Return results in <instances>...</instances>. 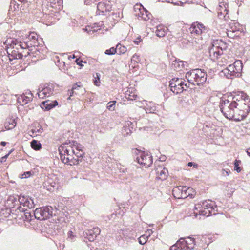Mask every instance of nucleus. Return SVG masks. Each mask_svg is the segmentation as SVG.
Instances as JSON below:
<instances>
[{
  "label": "nucleus",
  "instance_id": "nucleus-49",
  "mask_svg": "<svg viewBox=\"0 0 250 250\" xmlns=\"http://www.w3.org/2000/svg\"><path fill=\"white\" fill-rule=\"evenodd\" d=\"M96 76L97 77V79H95V81H94V83L96 85L98 86L100 84V77L98 73H96Z\"/></svg>",
  "mask_w": 250,
  "mask_h": 250
},
{
  "label": "nucleus",
  "instance_id": "nucleus-30",
  "mask_svg": "<svg viewBox=\"0 0 250 250\" xmlns=\"http://www.w3.org/2000/svg\"><path fill=\"white\" fill-rule=\"evenodd\" d=\"M232 65V66H235V70L237 71L239 75H240L242 69V63L241 61L240 60H237L235 61Z\"/></svg>",
  "mask_w": 250,
  "mask_h": 250
},
{
  "label": "nucleus",
  "instance_id": "nucleus-54",
  "mask_svg": "<svg viewBox=\"0 0 250 250\" xmlns=\"http://www.w3.org/2000/svg\"><path fill=\"white\" fill-rule=\"evenodd\" d=\"M137 97V95L133 94L132 95H129L128 97L127 98L129 100H133V99H135Z\"/></svg>",
  "mask_w": 250,
  "mask_h": 250
},
{
  "label": "nucleus",
  "instance_id": "nucleus-37",
  "mask_svg": "<svg viewBox=\"0 0 250 250\" xmlns=\"http://www.w3.org/2000/svg\"><path fill=\"white\" fill-rule=\"evenodd\" d=\"M29 47L38 46L39 45L38 41L33 40H28L27 41Z\"/></svg>",
  "mask_w": 250,
  "mask_h": 250
},
{
  "label": "nucleus",
  "instance_id": "nucleus-16",
  "mask_svg": "<svg viewBox=\"0 0 250 250\" xmlns=\"http://www.w3.org/2000/svg\"><path fill=\"white\" fill-rule=\"evenodd\" d=\"M222 73L228 79H232L234 77H238L239 74L235 70V66L230 64L222 71Z\"/></svg>",
  "mask_w": 250,
  "mask_h": 250
},
{
  "label": "nucleus",
  "instance_id": "nucleus-40",
  "mask_svg": "<svg viewBox=\"0 0 250 250\" xmlns=\"http://www.w3.org/2000/svg\"><path fill=\"white\" fill-rule=\"evenodd\" d=\"M117 53L116 48L111 47L109 49H107L105 51V54L109 55H114Z\"/></svg>",
  "mask_w": 250,
  "mask_h": 250
},
{
  "label": "nucleus",
  "instance_id": "nucleus-23",
  "mask_svg": "<svg viewBox=\"0 0 250 250\" xmlns=\"http://www.w3.org/2000/svg\"><path fill=\"white\" fill-rule=\"evenodd\" d=\"M19 210L20 212H24V220L27 221L31 220L32 216L30 211L28 209L23 208L21 206H19L17 207V209L15 211Z\"/></svg>",
  "mask_w": 250,
  "mask_h": 250
},
{
  "label": "nucleus",
  "instance_id": "nucleus-33",
  "mask_svg": "<svg viewBox=\"0 0 250 250\" xmlns=\"http://www.w3.org/2000/svg\"><path fill=\"white\" fill-rule=\"evenodd\" d=\"M16 43L17 44V45L19 47L20 50L30 48L27 41L21 42V41H18L17 40V42Z\"/></svg>",
  "mask_w": 250,
  "mask_h": 250
},
{
  "label": "nucleus",
  "instance_id": "nucleus-50",
  "mask_svg": "<svg viewBox=\"0 0 250 250\" xmlns=\"http://www.w3.org/2000/svg\"><path fill=\"white\" fill-rule=\"evenodd\" d=\"M142 41V39L140 36L138 37L135 40L133 41L135 44L138 45Z\"/></svg>",
  "mask_w": 250,
  "mask_h": 250
},
{
  "label": "nucleus",
  "instance_id": "nucleus-5",
  "mask_svg": "<svg viewBox=\"0 0 250 250\" xmlns=\"http://www.w3.org/2000/svg\"><path fill=\"white\" fill-rule=\"evenodd\" d=\"M11 202L12 205L11 206L14 210V208H17L16 205L18 202L20 206L27 209L33 208L35 207V203L33 199L29 196L20 195L18 197V200L14 196H10L7 200V202Z\"/></svg>",
  "mask_w": 250,
  "mask_h": 250
},
{
  "label": "nucleus",
  "instance_id": "nucleus-42",
  "mask_svg": "<svg viewBox=\"0 0 250 250\" xmlns=\"http://www.w3.org/2000/svg\"><path fill=\"white\" fill-rule=\"evenodd\" d=\"M28 40L38 41V35L36 33L32 32L29 35Z\"/></svg>",
  "mask_w": 250,
  "mask_h": 250
},
{
  "label": "nucleus",
  "instance_id": "nucleus-14",
  "mask_svg": "<svg viewBox=\"0 0 250 250\" xmlns=\"http://www.w3.org/2000/svg\"><path fill=\"white\" fill-rule=\"evenodd\" d=\"M179 240H181V244L185 250H192L195 248L196 240L191 237L181 238Z\"/></svg>",
  "mask_w": 250,
  "mask_h": 250
},
{
  "label": "nucleus",
  "instance_id": "nucleus-17",
  "mask_svg": "<svg viewBox=\"0 0 250 250\" xmlns=\"http://www.w3.org/2000/svg\"><path fill=\"white\" fill-rule=\"evenodd\" d=\"M100 230L98 228H94L93 229H88L85 232L84 236L85 238L88 239L89 241H93L97 235L99 234Z\"/></svg>",
  "mask_w": 250,
  "mask_h": 250
},
{
  "label": "nucleus",
  "instance_id": "nucleus-10",
  "mask_svg": "<svg viewBox=\"0 0 250 250\" xmlns=\"http://www.w3.org/2000/svg\"><path fill=\"white\" fill-rule=\"evenodd\" d=\"M184 84V79L179 78H173L169 82V87L170 90L174 93L178 94L184 91V88L182 86Z\"/></svg>",
  "mask_w": 250,
  "mask_h": 250
},
{
  "label": "nucleus",
  "instance_id": "nucleus-20",
  "mask_svg": "<svg viewBox=\"0 0 250 250\" xmlns=\"http://www.w3.org/2000/svg\"><path fill=\"white\" fill-rule=\"evenodd\" d=\"M58 105V102L56 100L50 101H45L42 103L41 107L45 110H49Z\"/></svg>",
  "mask_w": 250,
  "mask_h": 250
},
{
  "label": "nucleus",
  "instance_id": "nucleus-60",
  "mask_svg": "<svg viewBox=\"0 0 250 250\" xmlns=\"http://www.w3.org/2000/svg\"><path fill=\"white\" fill-rule=\"evenodd\" d=\"M6 143L5 142L2 141L1 142V145L3 146H5L6 145Z\"/></svg>",
  "mask_w": 250,
  "mask_h": 250
},
{
  "label": "nucleus",
  "instance_id": "nucleus-57",
  "mask_svg": "<svg viewBox=\"0 0 250 250\" xmlns=\"http://www.w3.org/2000/svg\"><path fill=\"white\" fill-rule=\"evenodd\" d=\"M166 156H163L161 157L160 158V161H162V162H163V161H165L166 160Z\"/></svg>",
  "mask_w": 250,
  "mask_h": 250
},
{
  "label": "nucleus",
  "instance_id": "nucleus-8",
  "mask_svg": "<svg viewBox=\"0 0 250 250\" xmlns=\"http://www.w3.org/2000/svg\"><path fill=\"white\" fill-rule=\"evenodd\" d=\"M58 86L54 83H46L41 85L38 89V95L40 98L49 97L57 93Z\"/></svg>",
  "mask_w": 250,
  "mask_h": 250
},
{
  "label": "nucleus",
  "instance_id": "nucleus-51",
  "mask_svg": "<svg viewBox=\"0 0 250 250\" xmlns=\"http://www.w3.org/2000/svg\"><path fill=\"white\" fill-rule=\"evenodd\" d=\"M96 0H84V3L86 5H89L92 3H94Z\"/></svg>",
  "mask_w": 250,
  "mask_h": 250
},
{
  "label": "nucleus",
  "instance_id": "nucleus-7",
  "mask_svg": "<svg viewBox=\"0 0 250 250\" xmlns=\"http://www.w3.org/2000/svg\"><path fill=\"white\" fill-rule=\"evenodd\" d=\"M66 143L59 147L61 159L64 164L68 163L73 159H76L74 156L75 150L70 145Z\"/></svg>",
  "mask_w": 250,
  "mask_h": 250
},
{
  "label": "nucleus",
  "instance_id": "nucleus-15",
  "mask_svg": "<svg viewBox=\"0 0 250 250\" xmlns=\"http://www.w3.org/2000/svg\"><path fill=\"white\" fill-rule=\"evenodd\" d=\"M206 30V27L203 24L198 22L193 23L189 28V32L191 34L196 35H201L203 31Z\"/></svg>",
  "mask_w": 250,
  "mask_h": 250
},
{
  "label": "nucleus",
  "instance_id": "nucleus-58",
  "mask_svg": "<svg viewBox=\"0 0 250 250\" xmlns=\"http://www.w3.org/2000/svg\"><path fill=\"white\" fill-rule=\"evenodd\" d=\"M147 233L149 234V236L150 235V234L152 233V231L151 229H148L147 230Z\"/></svg>",
  "mask_w": 250,
  "mask_h": 250
},
{
  "label": "nucleus",
  "instance_id": "nucleus-43",
  "mask_svg": "<svg viewBox=\"0 0 250 250\" xmlns=\"http://www.w3.org/2000/svg\"><path fill=\"white\" fill-rule=\"evenodd\" d=\"M230 173V171L229 169H223L221 171V174L223 176H228Z\"/></svg>",
  "mask_w": 250,
  "mask_h": 250
},
{
  "label": "nucleus",
  "instance_id": "nucleus-11",
  "mask_svg": "<svg viewBox=\"0 0 250 250\" xmlns=\"http://www.w3.org/2000/svg\"><path fill=\"white\" fill-rule=\"evenodd\" d=\"M189 190L186 187H176L173 189L172 194L176 198L185 199L190 195Z\"/></svg>",
  "mask_w": 250,
  "mask_h": 250
},
{
  "label": "nucleus",
  "instance_id": "nucleus-6",
  "mask_svg": "<svg viewBox=\"0 0 250 250\" xmlns=\"http://www.w3.org/2000/svg\"><path fill=\"white\" fill-rule=\"evenodd\" d=\"M58 209L55 207L46 206L36 208L34 211L35 217L40 220L47 219L57 214Z\"/></svg>",
  "mask_w": 250,
  "mask_h": 250
},
{
  "label": "nucleus",
  "instance_id": "nucleus-64",
  "mask_svg": "<svg viewBox=\"0 0 250 250\" xmlns=\"http://www.w3.org/2000/svg\"><path fill=\"white\" fill-rule=\"evenodd\" d=\"M32 132L33 134H34V133L35 131H34V130H32Z\"/></svg>",
  "mask_w": 250,
  "mask_h": 250
},
{
  "label": "nucleus",
  "instance_id": "nucleus-44",
  "mask_svg": "<svg viewBox=\"0 0 250 250\" xmlns=\"http://www.w3.org/2000/svg\"><path fill=\"white\" fill-rule=\"evenodd\" d=\"M85 30L87 32L89 33L90 34H91V32H92V33H93L94 32L97 31L98 30V29H95V27H90L89 26H88V27H86Z\"/></svg>",
  "mask_w": 250,
  "mask_h": 250
},
{
  "label": "nucleus",
  "instance_id": "nucleus-35",
  "mask_svg": "<svg viewBox=\"0 0 250 250\" xmlns=\"http://www.w3.org/2000/svg\"><path fill=\"white\" fill-rule=\"evenodd\" d=\"M116 103V101H113L108 102L107 104V109L110 111H114L115 108Z\"/></svg>",
  "mask_w": 250,
  "mask_h": 250
},
{
  "label": "nucleus",
  "instance_id": "nucleus-22",
  "mask_svg": "<svg viewBox=\"0 0 250 250\" xmlns=\"http://www.w3.org/2000/svg\"><path fill=\"white\" fill-rule=\"evenodd\" d=\"M43 186L47 190L52 191L57 186L56 182H54L51 178H49L43 184Z\"/></svg>",
  "mask_w": 250,
  "mask_h": 250
},
{
  "label": "nucleus",
  "instance_id": "nucleus-3",
  "mask_svg": "<svg viewBox=\"0 0 250 250\" xmlns=\"http://www.w3.org/2000/svg\"><path fill=\"white\" fill-rule=\"evenodd\" d=\"M186 78L195 85H199L204 83L207 80V74L204 70L201 69H195L186 73Z\"/></svg>",
  "mask_w": 250,
  "mask_h": 250
},
{
  "label": "nucleus",
  "instance_id": "nucleus-9",
  "mask_svg": "<svg viewBox=\"0 0 250 250\" xmlns=\"http://www.w3.org/2000/svg\"><path fill=\"white\" fill-rule=\"evenodd\" d=\"M132 151L133 153L138 155L136 158V161L142 167L147 168L152 165L153 162L152 156L137 149H133Z\"/></svg>",
  "mask_w": 250,
  "mask_h": 250
},
{
  "label": "nucleus",
  "instance_id": "nucleus-21",
  "mask_svg": "<svg viewBox=\"0 0 250 250\" xmlns=\"http://www.w3.org/2000/svg\"><path fill=\"white\" fill-rule=\"evenodd\" d=\"M30 96H26L25 94H22L18 97L17 100L18 102L21 104L24 105L28 104L29 102L32 100V94L29 93Z\"/></svg>",
  "mask_w": 250,
  "mask_h": 250
},
{
  "label": "nucleus",
  "instance_id": "nucleus-56",
  "mask_svg": "<svg viewBox=\"0 0 250 250\" xmlns=\"http://www.w3.org/2000/svg\"><path fill=\"white\" fill-rule=\"evenodd\" d=\"M78 87H80V86L75 85L73 86V88H72V91H73L72 93H74V90H76Z\"/></svg>",
  "mask_w": 250,
  "mask_h": 250
},
{
  "label": "nucleus",
  "instance_id": "nucleus-19",
  "mask_svg": "<svg viewBox=\"0 0 250 250\" xmlns=\"http://www.w3.org/2000/svg\"><path fill=\"white\" fill-rule=\"evenodd\" d=\"M157 178L161 180H164L167 178L168 172L167 168L163 167L162 166H160L156 169Z\"/></svg>",
  "mask_w": 250,
  "mask_h": 250
},
{
  "label": "nucleus",
  "instance_id": "nucleus-61",
  "mask_svg": "<svg viewBox=\"0 0 250 250\" xmlns=\"http://www.w3.org/2000/svg\"><path fill=\"white\" fill-rule=\"evenodd\" d=\"M21 2H25V1H28V0H19Z\"/></svg>",
  "mask_w": 250,
  "mask_h": 250
},
{
  "label": "nucleus",
  "instance_id": "nucleus-34",
  "mask_svg": "<svg viewBox=\"0 0 250 250\" xmlns=\"http://www.w3.org/2000/svg\"><path fill=\"white\" fill-rule=\"evenodd\" d=\"M116 49L117 52H118L120 54H124L127 51L126 47L122 46L120 44L116 45Z\"/></svg>",
  "mask_w": 250,
  "mask_h": 250
},
{
  "label": "nucleus",
  "instance_id": "nucleus-27",
  "mask_svg": "<svg viewBox=\"0 0 250 250\" xmlns=\"http://www.w3.org/2000/svg\"><path fill=\"white\" fill-rule=\"evenodd\" d=\"M157 110L156 106L151 102H149L146 107V111L147 113H154Z\"/></svg>",
  "mask_w": 250,
  "mask_h": 250
},
{
  "label": "nucleus",
  "instance_id": "nucleus-28",
  "mask_svg": "<svg viewBox=\"0 0 250 250\" xmlns=\"http://www.w3.org/2000/svg\"><path fill=\"white\" fill-rule=\"evenodd\" d=\"M17 123L14 119H10L5 124V128L7 130L14 128L16 125Z\"/></svg>",
  "mask_w": 250,
  "mask_h": 250
},
{
  "label": "nucleus",
  "instance_id": "nucleus-25",
  "mask_svg": "<svg viewBox=\"0 0 250 250\" xmlns=\"http://www.w3.org/2000/svg\"><path fill=\"white\" fill-rule=\"evenodd\" d=\"M167 28L163 25H158L156 27L155 31L156 35L159 37H163L165 36Z\"/></svg>",
  "mask_w": 250,
  "mask_h": 250
},
{
  "label": "nucleus",
  "instance_id": "nucleus-38",
  "mask_svg": "<svg viewBox=\"0 0 250 250\" xmlns=\"http://www.w3.org/2000/svg\"><path fill=\"white\" fill-rule=\"evenodd\" d=\"M147 239L148 237L143 235L138 238V242L140 244L144 245L147 242Z\"/></svg>",
  "mask_w": 250,
  "mask_h": 250
},
{
  "label": "nucleus",
  "instance_id": "nucleus-26",
  "mask_svg": "<svg viewBox=\"0 0 250 250\" xmlns=\"http://www.w3.org/2000/svg\"><path fill=\"white\" fill-rule=\"evenodd\" d=\"M173 68L179 71L185 68V62L181 61L175 60L172 63Z\"/></svg>",
  "mask_w": 250,
  "mask_h": 250
},
{
  "label": "nucleus",
  "instance_id": "nucleus-29",
  "mask_svg": "<svg viewBox=\"0 0 250 250\" xmlns=\"http://www.w3.org/2000/svg\"><path fill=\"white\" fill-rule=\"evenodd\" d=\"M68 144L70 145V146H71L72 147H73L74 150L76 151H83V146L76 141H69Z\"/></svg>",
  "mask_w": 250,
  "mask_h": 250
},
{
  "label": "nucleus",
  "instance_id": "nucleus-32",
  "mask_svg": "<svg viewBox=\"0 0 250 250\" xmlns=\"http://www.w3.org/2000/svg\"><path fill=\"white\" fill-rule=\"evenodd\" d=\"M181 242V240H178L176 244L170 247V250H185Z\"/></svg>",
  "mask_w": 250,
  "mask_h": 250
},
{
  "label": "nucleus",
  "instance_id": "nucleus-12",
  "mask_svg": "<svg viewBox=\"0 0 250 250\" xmlns=\"http://www.w3.org/2000/svg\"><path fill=\"white\" fill-rule=\"evenodd\" d=\"M134 9L136 12L135 15L144 21H147L151 17V14L141 4H136L134 7Z\"/></svg>",
  "mask_w": 250,
  "mask_h": 250
},
{
  "label": "nucleus",
  "instance_id": "nucleus-13",
  "mask_svg": "<svg viewBox=\"0 0 250 250\" xmlns=\"http://www.w3.org/2000/svg\"><path fill=\"white\" fill-rule=\"evenodd\" d=\"M97 15H107L112 10V6L109 1L100 2L97 6Z\"/></svg>",
  "mask_w": 250,
  "mask_h": 250
},
{
  "label": "nucleus",
  "instance_id": "nucleus-48",
  "mask_svg": "<svg viewBox=\"0 0 250 250\" xmlns=\"http://www.w3.org/2000/svg\"><path fill=\"white\" fill-rule=\"evenodd\" d=\"M31 175V172L30 171L25 172L22 175V178H27L29 177Z\"/></svg>",
  "mask_w": 250,
  "mask_h": 250
},
{
  "label": "nucleus",
  "instance_id": "nucleus-24",
  "mask_svg": "<svg viewBox=\"0 0 250 250\" xmlns=\"http://www.w3.org/2000/svg\"><path fill=\"white\" fill-rule=\"evenodd\" d=\"M212 42L218 48H219L220 50H221L222 52L226 50L228 47V44L221 40H216L213 41Z\"/></svg>",
  "mask_w": 250,
  "mask_h": 250
},
{
  "label": "nucleus",
  "instance_id": "nucleus-47",
  "mask_svg": "<svg viewBox=\"0 0 250 250\" xmlns=\"http://www.w3.org/2000/svg\"><path fill=\"white\" fill-rule=\"evenodd\" d=\"M231 28L232 29V31H235L238 29V26H239L237 23H234L230 25Z\"/></svg>",
  "mask_w": 250,
  "mask_h": 250
},
{
  "label": "nucleus",
  "instance_id": "nucleus-36",
  "mask_svg": "<svg viewBox=\"0 0 250 250\" xmlns=\"http://www.w3.org/2000/svg\"><path fill=\"white\" fill-rule=\"evenodd\" d=\"M83 151H75V153L74 154V156L75 157L76 159H74L77 162V163H78V162L79 161V158H81L82 157L83 155Z\"/></svg>",
  "mask_w": 250,
  "mask_h": 250
},
{
  "label": "nucleus",
  "instance_id": "nucleus-39",
  "mask_svg": "<svg viewBox=\"0 0 250 250\" xmlns=\"http://www.w3.org/2000/svg\"><path fill=\"white\" fill-rule=\"evenodd\" d=\"M240 163L241 161L237 160H236L234 162V170L237 172H240L241 170V167L239 166Z\"/></svg>",
  "mask_w": 250,
  "mask_h": 250
},
{
  "label": "nucleus",
  "instance_id": "nucleus-31",
  "mask_svg": "<svg viewBox=\"0 0 250 250\" xmlns=\"http://www.w3.org/2000/svg\"><path fill=\"white\" fill-rule=\"evenodd\" d=\"M31 147L35 150H38L41 148V144L36 140H33L31 142Z\"/></svg>",
  "mask_w": 250,
  "mask_h": 250
},
{
  "label": "nucleus",
  "instance_id": "nucleus-46",
  "mask_svg": "<svg viewBox=\"0 0 250 250\" xmlns=\"http://www.w3.org/2000/svg\"><path fill=\"white\" fill-rule=\"evenodd\" d=\"M231 28L232 29V31H235L238 29V26H239L237 23H234L230 25Z\"/></svg>",
  "mask_w": 250,
  "mask_h": 250
},
{
  "label": "nucleus",
  "instance_id": "nucleus-59",
  "mask_svg": "<svg viewBox=\"0 0 250 250\" xmlns=\"http://www.w3.org/2000/svg\"><path fill=\"white\" fill-rule=\"evenodd\" d=\"M247 154L250 157V148L247 151Z\"/></svg>",
  "mask_w": 250,
  "mask_h": 250
},
{
  "label": "nucleus",
  "instance_id": "nucleus-63",
  "mask_svg": "<svg viewBox=\"0 0 250 250\" xmlns=\"http://www.w3.org/2000/svg\"><path fill=\"white\" fill-rule=\"evenodd\" d=\"M76 58L75 56L74 55H73L72 56V58H73V59H74V58Z\"/></svg>",
  "mask_w": 250,
  "mask_h": 250
},
{
  "label": "nucleus",
  "instance_id": "nucleus-62",
  "mask_svg": "<svg viewBox=\"0 0 250 250\" xmlns=\"http://www.w3.org/2000/svg\"><path fill=\"white\" fill-rule=\"evenodd\" d=\"M222 15V11L219 12H218V15H219V16H220V15Z\"/></svg>",
  "mask_w": 250,
  "mask_h": 250
},
{
  "label": "nucleus",
  "instance_id": "nucleus-55",
  "mask_svg": "<svg viewBox=\"0 0 250 250\" xmlns=\"http://www.w3.org/2000/svg\"><path fill=\"white\" fill-rule=\"evenodd\" d=\"M188 165L189 166V167H191L192 166H194V167H195V166L197 167V164H195V163H193V162H189L188 164Z\"/></svg>",
  "mask_w": 250,
  "mask_h": 250
},
{
  "label": "nucleus",
  "instance_id": "nucleus-52",
  "mask_svg": "<svg viewBox=\"0 0 250 250\" xmlns=\"http://www.w3.org/2000/svg\"><path fill=\"white\" fill-rule=\"evenodd\" d=\"M9 153L7 154V155H5L3 157H2L0 159V163H2L3 162H5L6 161V158H7L8 156L9 155Z\"/></svg>",
  "mask_w": 250,
  "mask_h": 250
},
{
  "label": "nucleus",
  "instance_id": "nucleus-4",
  "mask_svg": "<svg viewBox=\"0 0 250 250\" xmlns=\"http://www.w3.org/2000/svg\"><path fill=\"white\" fill-rule=\"evenodd\" d=\"M17 40L8 39L4 42L9 60L21 59L22 53L20 51V48L17 45Z\"/></svg>",
  "mask_w": 250,
  "mask_h": 250
},
{
  "label": "nucleus",
  "instance_id": "nucleus-1",
  "mask_svg": "<svg viewBox=\"0 0 250 250\" xmlns=\"http://www.w3.org/2000/svg\"><path fill=\"white\" fill-rule=\"evenodd\" d=\"M221 111L229 120L240 121L243 120L250 111V98L243 92L221 99Z\"/></svg>",
  "mask_w": 250,
  "mask_h": 250
},
{
  "label": "nucleus",
  "instance_id": "nucleus-18",
  "mask_svg": "<svg viewBox=\"0 0 250 250\" xmlns=\"http://www.w3.org/2000/svg\"><path fill=\"white\" fill-rule=\"evenodd\" d=\"M208 52L211 59L214 61L223 54L221 50H220L219 48H218L212 42L211 43V47L208 49Z\"/></svg>",
  "mask_w": 250,
  "mask_h": 250
},
{
  "label": "nucleus",
  "instance_id": "nucleus-53",
  "mask_svg": "<svg viewBox=\"0 0 250 250\" xmlns=\"http://www.w3.org/2000/svg\"><path fill=\"white\" fill-rule=\"evenodd\" d=\"M76 63H77V64L78 65H80V66H83V64H82V63H83V62L86 63L85 62H83V61H81V60H79V59H76Z\"/></svg>",
  "mask_w": 250,
  "mask_h": 250
},
{
  "label": "nucleus",
  "instance_id": "nucleus-45",
  "mask_svg": "<svg viewBox=\"0 0 250 250\" xmlns=\"http://www.w3.org/2000/svg\"><path fill=\"white\" fill-rule=\"evenodd\" d=\"M190 83L188 80V82H186V81L184 79V84L182 86L184 88V90H186L189 87V85Z\"/></svg>",
  "mask_w": 250,
  "mask_h": 250
},
{
  "label": "nucleus",
  "instance_id": "nucleus-2",
  "mask_svg": "<svg viewBox=\"0 0 250 250\" xmlns=\"http://www.w3.org/2000/svg\"><path fill=\"white\" fill-rule=\"evenodd\" d=\"M217 207L215 205V203L209 200H205L195 205L194 213L196 216L198 214L209 216L216 214V212L217 211Z\"/></svg>",
  "mask_w": 250,
  "mask_h": 250
},
{
  "label": "nucleus",
  "instance_id": "nucleus-41",
  "mask_svg": "<svg viewBox=\"0 0 250 250\" xmlns=\"http://www.w3.org/2000/svg\"><path fill=\"white\" fill-rule=\"evenodd\" d=\"M131 62H134V63H138L140 62L139 56L137 54H134L131 59Z\"/></svg>",
  "mask_w": 250,
  "mask_h": 250
}]
</instances>
